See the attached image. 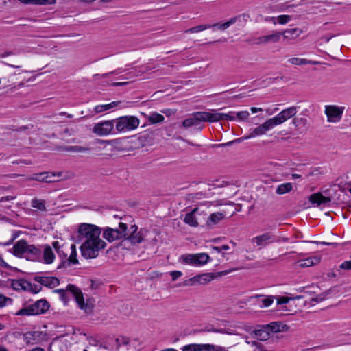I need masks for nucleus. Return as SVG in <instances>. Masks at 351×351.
I'll return each mask as SVG.
<instances>
[{
  "label": "nucleus",
  "instance_id": "obj_1",
  "mask_svg": "<svg viewBox=\"0 0 351 351\" xmlns=\"http://www.w3.org/2000/svg\"><path fill=\"white\" fill-rule=\"evenodd\" d=\"M101 228L90 223H82L78 228L77 238L82 243L80 251L85 258H95L106 247L101 237Z\"/></svg>",
  "mask_w": 351,
  "mask_h": 351
},
{
  "label": "nucleus",
  "instance_id": "obj_2",
  "mask_svg": "<svg viewBox=\"0 0 351 351\" xmlns=\"http://www.w3.org/2000/svg\"><path fill=\"white\" fill-rule=\"evenodd\" d=\"M60 294V297L64 302H66L70 296L75 298L78 306L86 312L90 311L92 306L88 303L84 302L82 291L75 286L69 285L66 289H57L55 291Z\"/></svg>",
  "mask_w": 351,
  "mask_h": 351
},
{
  "label": "nucleus",
  "instance_id": "obj_3",
  "mask_svg": "<svg viewBox=\"0 0 351 351\" xmlns=\"http://www.w3.org/2000/svg\"><path fill=\"white\" fill-rule=\"evenodd\" d=\"M115 128L120 133H125L136 129L140 120L135 116H123L114 119Z\"/></svg>",
  "mask_w": 351,
  "mask_h": 351
},
{
  "label": "nucleus",
  "instance_id": "obj_4",
  "mask_svg": "<svg viewBox=\"0 0 351 351\" xmlns=\"http://www.w3.org/2000/svg\"><path fill=\"white\" fill-rule=\"evenodd\" d=\"M210 260V256L206 253L186 254L179 258V262L184 265L201 266L206 264Z\"/></svg>",
  "mask_w": 351,
  "mask_h": 351
},
{
  "label": "nucleus",
  "instance_id": "obj_5",
  "mask_svg": "<svg viewBox=\"0 0 351 351\" xmlns=\"http://www.w3.org/2000/svg\"><path fill=\"white\" fill-rule=\"evenodd\" d=\"M127 229V224L120 222L118 228H106L104 231L103 237L109 242H113L116 240L125 238L128 235Z\"/></svg>",
  "mask_w": 351,
  "mask_h": 351
},
{
  "label": "nucleus",
  "instance_id": "obj_6",
  "mask_svg": "<svg viewBox=\"0 0 351 351\" xmlns=\"http://www.w3.org/2000/svg\"><path fill=\"white\" fill-rule=\"evenodd\" d=\"M324 113L329 123H337L342 119L345 107L336 105H326L324 107Z\"/></svg>",
  "mask_w": 351,
  "mask_h": 351
},
{
  "label": "nucleus",
  "instance_id": "obj_7",
  "mask_svg": "<svg viewBox=\"0 0 351 351\" xmlns=\"http://www.w3.org/2000/svg\"><path fill=\"white\" fill-rule=\"evenodd\" d=\"M276 127L271 119H267L263 124L258 125V127L251 130L250 134L247 136L243 137V138L250 139L254 138L258 136H261L265 134L268 130H271Z\"/></svg>",
  "mask_w": 351,
  "mask_h": 351
},
{
  "label": "nucleus",
  "instance_id": "obj_8",
  "mask_svg": "<svg viewBox=\"0 0 351 351\" xmlns=\"http://www.w3.org/2000/svg\"><path fill=\"white\" fill-rule=\"evenodd\" d=\"M114 127V120L104 121L95 124L93 132L100 136L110 134Z\"/></svg>",
  "mask_w": 351,
  "mask_h": 351
},
{
  "label": "nucleus",
  "instance_id": "obj_9",
  "mask_svg": "<svg viewBox=\"0 0 351 351\" xmlns=\"http://www.w3.org/2000/svg\"><path fill=\"white\" fill-rule=\"evenodd\" d=\"M297 113V107L291 106L282 110L280 113L271 118L276 126L285 123L287 120L294 117Z\"/></svg>",
  "mask_w": 351,
  "mask_h": 351
},
{
  "label": "nucleus",
  "instance_id": "obj_10",
  "mask_svg": "<svg viewBox=\"0 0 351 351\" xmlns=\"http://www.w3.org/2000/svg\"><path fill=\"white\" fill-rule=\"evenodd\" d=\"M147 230L141 229L138 230L136 225H132L130 228V234L126 236L125 239L128 240L132 244H138L143 241Z\"/></svg>",
  "mask_w": 351,
  "mask_h": 351
},
{
  "label": "nucleus",
  "instance_id": "obj_11",
  "mask_svg": "<svg viewBox=\"0 0 351 351\" xmlns=\"http://www.w3.org/2000/svg\"><path fill=\"white\" fill-rule=\"evenodd\" d=\"M215 276L212 273H205L195 276L185 281L186 286H193L196 285H206L211 282Z\"/></svg>",
  "mask_w": 351,
  "mask_h": 351
},
{
  "label": "nucleus",
  "instance_id": "obj_12",
  "mask_svg": "<svg viewBox=\"0 0 351 351\" xmlns=\"http://www.w3.org/2000/svg\"><path fill=\"white\" fill-rule=\"evenodd\" d=\"M250 18V15L246 13L239 14L236 16L230 18L228 21L222 24H219V29L220 30L224 31L227 29L230 25L235 24L237 23L239 25L243 26L249 21Z\"/></svg>",
  "mask_w": 351,
  "mask_h": 351
},
{
  "label": "nucleus",
  "instance_id": "obj_13",
  "mask_svg": "<svg viewBox=\"0 0 351 351\" xmlns=\"http://www.w3.org/2000/svg\"><path fill=\"white\" fill-rule=\"evenodd\" d=\"M275 298L274 295H256L250 297L249 301L262 308L270 306Z\"/></svg>",
  "mask_w": 351,
  "mask_h": 351
},
{
  "label": "nucleus",
  "instance_id": "obj_14",
  "mask_svg": "<svg viewBox=\"0 0 351 351\" xmlns=\"http://www.w3.org/2000/svg\"><path fill=\"white\" fill-rule=\"evenodd\" d=\"M252 243H255L258 247H265L271 243L279 242L271 233L265 232L258 235L252 239Z\"/></svg>",
  "mask_w": 351,
  "mask_h": 351
},
{
  "label": "nucleus",
  "instance_id": "obj_15",
  "mask_svg": "<svg viewBox=\"0 0 351 351\" xmlns=\"http://www.w3.org/2000/svg\"><path fill=\"white\" fill-rule=\"evenodd\" d=\"M35 280L42 285L49 288L56 287L60 284L59 279L53 276H37Z\"/></svg>",
  "mask_w": 351,
  "mask_h": 351
},
{
  "label": "nucleus",
  "instance_id": "obj_16",
  "mask_svg": "<svg viewBox=\"0 0 351 351\" xmlns=\"http://www.w3.org/2000/svg\"><path fill=\"white\" fill-rule=\"evenodd\" d=\"M309 201L315 206L326 205L330 202L331 199L322 195L320 193H314L309 197Z\"/></svg>",
  "mask_w": 351,
  "mask_h": 351
},
{
  "label": "nucleus",
  "instance_id": "obj_17",
  "mask_svg": "<svg viewBox=\"0 0 351 351\" xmlns=\"http://www.w3.org/2000/svg\"><path fill=\"white\" fill-rule=\"evenodd\" d=\"M203 121V116L202 111L196 112L192 114L191 117L186 119L182 122V125L184 128H189L192 125H197L200 122Z\"/></svg>",
  "mask_w": 351,
  "mask_h": 351
},
{
  "label": "nucleus",
  "instance_id": "obj_18",
  "mask_svg": "<svg viewBox=\"0 0 351 351\" xmlns=\"http://www.w3.org/2000/svg\"><path fill=\"white\" fill-rule=\"evenodd\" d=\"M43 247L42 262L45 264L53 263L56 258V256L52 247L49 245H45Z\"/></svg>",
  "mask_w": 351,
  "mask_h": 351
},
{
  "label": "nucleus",
  "instance_id": "obj_19",
  "mask_svg": "<svg viewBox=\"0 0 351 351\" xmlns=\"http://www.w3.org/2000/svg\"><path fill=\"white\" fill-rule=\"evenodd\" d=\"M34 315L45 313L49 308V303L45 300H39L32 304Z\"/></svg>",
  "mask_w": 351,
  "mask_h": 351
},
{
  "label": "nucleus",
  "instance_id": "obj_20",
  "mask_svg": "<svg viewBox=\"0 0 351 351\" xmlns=\"http://www.w3.org/2000/svg\"><path fill=\"white\" fill-rule=\"evenodd\" d=\"M28 243L25 240H20L14 245L12 250L14 255L17 256H25Z\"/></svg>",
  "mask_w": 351,
  "mask_h": 351
},
{
  "label": "nucleus",
  "instance_id": "obj_21",
  "mask_svg": "<svg viewBox=\"0 0 351 351\" xmlns=\"http://www.w3.org/2000/svg\"><path fill=\"white\" fill-rule=\"evenodd\" d=\"M302 34V30L299 28L287 29L281 32V36H282L285 40H291L297 38Z\"/></svg>",
  "mask_w": 351,
  "mask_h": 351
},
{
  "label": "nucleus",
  "instance_id": "obj_22",
  "mask_svg": "<svg viewBox=\"0 0 351 351\" xmlns=\"http://www.w3.org/2000/svg\"><path fill=\"white\" fill-rule=\"evenodd\" d=\"M224 218V215L221 213H214L210 215L206 221V225L212 228Z\"/></svg>",
  "mask_w": 351,
  "mask_h": 351
},
{
  "label": "nucleus",
  "instance_id": "obj_23",
  "mask_svg": "<svg viewBox=\"0 0 351 351\" xmlns=\"http://www.w3.org/2000/svg\"><path fill=\"white\" fill-rule=\"evenodd\" d=\"M219 23H215L213 25L209 24H202L197 26L193 27L191 28H189L186 30H185V33L187 34H194V33H198L202 31H204L207 29L212 28V27H217L219 28Z\"/></svg>",
  "mask_w": 351,
  "mask_h": 351
},
{
  "label": "nucleus",
  "instance_id": "obj_24",
  "mask_svg": "<svg viewBox=\"0 0 351 351\" xmlns=\"http://www.w3.org/2000/svg\"><path fill=\"white\" fill-rule=\"evenodd\" d=\"M266 327L269 332L273 333L283 332L287 329V325L282 324L281 322H271L267 324Z\"/></svg>",
  "mask_w": 351,
  "mask_h": 351
},
{
  "label": "nucleus",
  "instance_id": "obj_25",
  "mask_svg": "<svg viewBox=\"0 0 351 351\" xmlns=\"http://www.w3.org/2000/svg\"><path fill=\"white\" fill-rule=\"evenodd\" d=\"M197 210V208H194L191 213H186L184 218V221L186 224L192 227L198 226V221L195 216V213Z\"/></svg>",
  "mask_w": 351,
  "mask_h": 351
},
{
  "label": "nucleus",
  "instance_id": "obj_26",
  "mask_svg": "<svg viewBox=\"0 0 351 351\" xmlns=\"http://www.w3.org/2000/svg\"><path fill=\"white\" fill-rule=\"evenodd\" d=\"M213 112L202 111L203 116V121L206 122H217L219 121V112L216 110H213Z\"/></svg>",
  "mask_w": 351,
  "mask_h": 351
},
{
  "label": "nucleus",
  "instance_id": "obj_27",
  "mask_svg": "<svg viewBox=\"0 0 351 351\" xmlns=\"http://www.w3.org/2000/svg\"><path fill=\"white\" fill-rule=\"evenodd\" d=\"M40 253L41 250L40 249L34 245L28 244L25 256H27L29 258L34 260L39 257Z\"/></svg>",
  "mask_w": 351,
  "mask_h": 351
},
{
  "label": "nucleus",
  "instance_id": "obj_28",
  "mask_svg": "<svg viewBox=\"0 0 351 351\" xmlns=\"http://www.w3.org/2000/svg\"><path fill=\"white\" fill-rule=\"evenodd\" d=\"M321 261V257L318 256H314L308 257L300 261V267H311L315 265H317Z\"/></svg>",
  "mask_w": 351,
  "mask_h": 351
},
{
  "label": "nucleus",
  "instance_id": "obj_29",
  "mask_svg": "<svg viewBox=\"0 0 351 351\" xmlns=\"http://www.w3.org/2000/svg\"><path fill=\"white\" fill-rule=\"evenodd\" d=\"M288 62L293 65H304V64H313L316 65L319 64V62L309 60L305 58H291L288 60Z\"/></svg>",
  "mask_w": 351,
  "mask_h": 351
},
{
  "label": "nucleus",
  "instance_id": "obj_30",
  "mask_svg": "<svg viewBox=\"0 0 351 351\" xmlns=\"http://www.w3.org/2000/svg\"><path fill=\"white\" fill-rule=\"evenodd\" d=\"M120 101H112L108 104L97 105L95 107V112L96 113H100L107 111L112 108L117 107Z\"/></svg>",
  "mask_w": 351,
  "mask_h": 351
},
{
  "label": "nucleus",
  "instance_id": "obj_31",
  "mask_svg": "<svg viewBox=\"0 0 351 351\" xmlns=\"http://www.w3.org/2000/svg\"><path fill=\"white\" fill-rule=\"evenodd\" d=\"M147 120L153 124L162 123L165 120V117L163 115L157 113V112H152L147 117Z\"/></svg>",
  "mask_w": 351,
  "mask_h": 351
},
{
  "label": "nucleus",
  "instance_id": "obj_32",
  "mask_svg": "<svg viewBox=\"0 0 351 351\" xmlns=\"http://www.w3.org/2000/svg\"><path fill=\"white\" fill-rule=\"evenodd\" d=\"M256 335L258 339L261 341L267 340L270 337V333L267 330V327H264L262 329L257 330L256 331Z\"/></svg>",
  "mask_w": 351,
  "mask_h": 351
},
{
  "label": "nucleus",
  "instance_id": "obj_33",
  "mask_svg": "<svg viewBox=\"0 0 351 351\" xmlns=\"http://www.w3.org/2000/svg\"><path fill=\"white\" fill-rule=\"evenodd\" d=\"M16 315L20 316H29V315H34V312L33 311V308L32 304H29L27 306H25L18 311L16 313Z\"/></svg>",
  "mask_w": 351,
  "mask_h": 351
},
{
  "label": "nucleus",
  "instance_id": "obj_34",
  "mask_svg": "<svg viewBox=\"0 0 351 351\" xmlns=\"http://www.w3.org/2000/svg\"><path fill=\"white\" fill-rule=\"evenodd\" d=\"M281 38V32H276L269 35H265L266 44L278 43Z\"/></svg>",
  "mask_w": 351,
  "mask_h": 351
},
{
  "label": "nucleus",
  "instance_id": "obj_35",
  "mask_svg": "<svg viewBox=\"0 0 351 351\" xmlns=\"http://www.w3.org/2000/svg\"><path fill=\"white\" fill-rule=\"evenodd\" d=\"M293 189V186L291 183H284L279 185L276 189V193L279 195H283L288 192H290Z\"/></svg>",
  "mask_w": 351,
  "mask_h": 351
},
{
  "label": "nucleus",
  "instance_id": "obj_36",
  "mask_svg": "<svg viewBox=\"0 0 351 351\" xmlns=\"http://www.w3.org/2000/svg\"><path fill=\"white\" fill-rule=\"evenodd\" d=\"M182 351H204L203 344H189L183 346Z\"/></svg>",
  "mask_w": 351,
  "mask_h": 351
},
{
  "label": "nucleus",
  "instance_id": "obj_37",
  "mask_svg": "<svg viewBox=\"0 0 351 351\" xmlns=\"http://www.w3.org/2000/svg\"><path fill=\"white\" fill-rule=\"evenodd\" d=\"M31 205L33 208L41 211L46 210L45 202L42 199H34L32 201Z\"/></svg>",
  "mask_w": 351,
  "mask_h": 351
},
{
  "label": "nucleus",
  "instance_id": "obj_38",
  "mask_svg": "<svg viewBox=\"0 0 351 351\" xmlns=\"http://www.w3.org/2000/svg\"><path fill=\"white\" fill-rule=\"evenodd\" d=\"M203 348L204 351H227L224 347L209 343L203 344Z\"/></svg>",
  "mask_w": 351,
  "mask_h": 351
},
{
  "label": "nucleus",
  "instance_id": "obj_39",
  "mask_svg": "<svg viewBox=\"0 0 351 351\" xmlns=\"http://www.w3.org/2000/svg\"><path fill=\"white\" fill-rule=\"evenodd\" d=\"M71 254L69 257V263L72 264H76L77 263L78 261L77 259V252H76V247L75 245L72 244L71 246Z\"/></svg>",
  "mask_w": 351,
  "mask_h": 351
},
{
  "label": "nucleus",
  "instance_id": "obj_40",
  "mask_svg": "<svg viewBox=\"0 0 351 351\" xmlns=\"http://www.w3.org/2000/svg\"><path fill=\"white\" fill-rule=\"evenodd\" d=\"M332 292V289H330L325 292H323L320 293L319 295H317L316 298H312V301L315 302H319L326 299L328 297L330 294Z\"/></svg>",
  "mask_w": 351,
  "mask_h": 351
},
{
  "label": "nucleus",
  "instance_id": "obj_41",
  "mask_svg": "<svg viewBox=\"0 0 351 351\" xmlns=\"http://www.w3.org/2000/svg\"><path fill=\"white\" fill-rule=\"evenodd\" d=\"M243 140H245L244 138H237V139H234L233 141H229V142H227V143H221V144H215V145H213L212 146L213 147H227V146H230L234 143H241L242 142Z\"/></svg>",
  "mask_w": 351,
  "mask_h": 351
},
{
  "label": "nucleus",
  "instance_id": "obj_42",
  "mask_svg": "<svg viewBox=\"0 0 351 351\" xmlns=\"http://www.w3.org/2000/svg\"><path fill=\"white\" fill-rule=\"evenodd\" d=\"M64 150L71 152H83L86 151L87 149L81 146H67L64 149Z\"/></svg>",
  "mask_w": 351,
  "mask_h": 351
},
{
  "label": "nucleus",
  "instance_id": "obj_43",
  "mask_svg": "<svg viewBox=\"0 0 351 351\" xmlns=\"http://www.w3.org/2000/svg\"><path fill=\"white\" fill-rule=\"evenodd\" d=\"M292 123L295 127H299L300 125L305 126L307 123V120L305 118L295 117L293 118Z\"/></svg>",
  "mask_w": 351,
  "mask_h": 351
},
{
  "label": "nucleus",
  "instance_id": "obj_44",
  "mask_svg": "<svg viewBox=\"0 0 351 351\" xmlns=\"http://www.w3.org/2000/svg\"><path fill=\"white\" fill-rule=\"evenodd\" d=\"M291 16L289 15H280L277 18L278 22L281 25H285L291 21Z\"/></svg>",
  "mask_w": 351,
  "mask_h": 351
},
{
  "label": "nucleus",
  "instance_id": "obj_45",
  "mask_svg": "<svg viewBox=\"0 0 351 351\" xmlns=\"http://www.w3.org/2000/svg\"><path fill=\"white\" fill-rule=\"evenodd\" d=\"M250 116V113L247 111H241L236 114V117L239 121H246Z\"/></svg>",
  "mask_w": 351,
  "mask_h": 351
},
{
  "label": "nucleus",
  "instance_id": "obj_46",
  "mask_svg": "<svg viewBox=\"0 0 351 351\" xmlns=\"http://www.w3.org/2000/svg\"><path fill=\"white\" fill-rule=\"evenodd\" d=\"M12 301L11 298L5 297L3 294L0 293V308L4 307L8 304L11 303Z\"/></svg>",
  "mask_w": 351,
  "mask_h": 351
},
{
  "label": "nucleus",
  "instance_id": "obj_47",
  "mask_svg": "<svg viewBox=\"0 0 351 351\" xmlns=\"http://www.w3.org/2000/svg\"><path fill=\"white\" fill-rule=\"evenodd\" d=\"M26 283L21 280H14L12 283V287L14 289H25L24 284Z\"/></svg>",
  "mask_w": 351,
  "mask_h": 351
},
{
  "label": "nucleus",
  "instance_id": "obj_48",
  "mask_svg": "<svg viewBox=\"0 0 351 351\" xmlns=\"http://www.w3.org/2000/svg\"><path fill=\"white\" fill-rule=\"evenodd\" d=\"M339 268L344 270H351V255L350 260L343 262L339 266Z\"/></svg>",
  "mask_w": 351,
  "mask_h": 351
},
{
  "label": "nucleus",
  "instance_id": "obj_49",
  "mask_svg": "<svg viewBox=\"0 0 351 351\" xmlns=\"http://www.w3.org/2000/svg\"><path fill=\"white\" fill-rule=\"evenodd\" d=\"M51 245H52V247L56 251V252L58 254H60L62 252V250H61V245H60V242L58 241H53Z\"/></svg>",
  "mask_w": 351,
  "mask_h": 351
},
{
  "label": "nucleus",
  "instance_id": "obj_50",
  "mask_svg": "<svg viewBox=\"0 0 351 351\" xmlns=\"http://www.w3.org/2000/svg\"><path fill=\"white\" fill-rule=\"evenodd\" d=\"M170 275L172 280L175 281L182 275V273L180 271H173L170 273Z\"/></svg>",
  "mask_w": 351,
  "mask_h": 351
},
{
  "label": "nucleus",
  "instance_id": "obj_51",
  "mask_svg": "<svg viewBox=\"0 0 351 351\" xmlns=\"http://www.w3.org/2000/svg\"><path fill=\"white\" fill-rule=\"evenodd\" d=\"M49 177H38L35 180L41 182L52 183L54 182L55 180L49 179Z\"/></svg>",
  "mask_w": 351,
  "mask_h": 351
},
{
  "label": "nucleus",
  "instance_id": "obj_52",
  "mask_svg": "<svg viewBox=\"0 0 351 351\" xmlns=\"http://www.w3.org/2000/svg\"><path fill=\"white\" fill-rule=\"evenodd\" d=\"M123 72V69L121 68H119L118 69L114 70L113 71L109 72L108 73L103 74L102 77H108V76H109L110 75H118V74H120V73H121Z\"/></svg>",
  "mask_w": 351,
  "mask_h": 351
},
{
  "label": "nucleus",
  "instance_id": "obj_53",
  "mask_svg": "<svg viewBox=\"0 0 351 351\" xmlns=\"http://www.w3.org/2000/svg\"><path fill=\"white\" fill-rule=\"evenodd\" d=\"M254 43L256 45L266 44L265 35L256 38L255 39Z\"/></svg>",
  "mask_w": 351,
  "mask_h": 351
},
{
  "label": "nucleus",
  "instance_id": "obj_54",
  "mask_svg": "<svg viewBox=\"0 0 351 351\" xmlns=\"http://www.w3.org/2000/svg\"><path fill=\"white\" fill-rule=\"evenodd\" d=\"M276 299H277V304L279 305L287 304L289 301V298L287 297H280V298H278Z\"/></svg>",
  "mask_w": 351,
  "mask_h": 351
},
{
  "label": "nucleus",
  "instance_id": "obj_55",
  "mask_svg": "<svg viewBox=\"0 0 351 351\" xmlns=\"http://www.w3.org/2000/svg\"><path fill=\"white\" fill-rule=\"evenodd\" d=\"M39 5H52L56 3V0H39Z\"/></svg>",
  "mask_w": 351,
  "mask_h": 351
},
{
  "label": "nucleus",
  "instance_id": "obj_56",
  "mask_svg": "<svg viewBox=\"0 0 351 351\" xmlns=\"http://www.w3.org/2000/svg\"><path fill=\"white\" fill-rule=\"evenodd\" d=\"M16 196H5V197H2L1 199H0V202H7V201H11V200H14L16 199Z\"/></svg>",
  "mask_w": 351,
  "mask_h": 351
},
{
  "label": "nucleus",
  "instance_id": "obj_57",
  "mask_svg": "<svg viewBox=\"0 0 351 351\" xmlns=\"http://www.w3.org/2000/svg\"><path fill=\"white\" fill-rule=\"evenodd\" d=\"M324 173L323 171H321L319 168L315 169L311 173V176H318L319 174Z\"/></svg>",
  "mask_w": 351,
  "mask_h": 351
},
{
  "label": "nucleus",
  "instance_id": "obj_58",
  "mask_svg": "<svg viewBox=\"0 0 351 351\" xmlns=\"http://www.w3.org/2000/svg\"><path fill=\"white\" fill-rule=\"evenodd\" d=\"M227 120L229 121H234L236 119V117L234 116V112H230L227 113Z\"/></svg>",
  "mask_w": 351,
  "mask_h": 351
},
{
  "label": "nucleus",
  "instance_id": "obj_59",
  "mask_svg": "<svg viewBox=\"0 0 351 351\" xmlns=\"http://www.w3.org/2000/svg\"><path fill=\"white\" fill-rule=\"evenodd\" d=\"M219 121H221V120H227V113H221V112H219Z\"/></svg>",
  "mask_w": 351,
  "mask_h": 351
},
{
  "label": "nucleus",
  "instance_id": "obj_60",
  "mask_svg": "<svg viewBox=\"0 0 351 351\" xmlns=\"http://www.w3.org/2000/svg\"><path fill=\"white\" fill-rule=\"evenodd\" d=\"M250 110L252 113H256L258 112L262 111L263 110L261 108L252 107Z\"/></svg>",
  "mask_w": 351,
  "mask_h": 351
},
{
  "label": "nucleus",
  "instance_id": "obj_61",
  "mask_svg": "<svg viewBox=\"0 0 351 351\" xmlns=\"http://www.w3.org/2000/svg\"><path fill=\"white\" fill-rule=\"evenodd\" d=\"M212 250L217 253H221V247H217V246H213L212 247Z\"/></svg>",
  "mask_w": 351,
  "mask_h": 351
},
{
  "label": "nucleus",
  "instance_id": "obj_62",
  "mask_svg": "<svg viewBox=\"0 0 351 351\" xmlns=\"http://www.w3.org/2000/svg\"><path fill=\"white\" fill-rule=\"evenodd\" d=\"M128 84V82H114L112 84L114 86H120Z\"/></svg>",
  "mask_w": 351,
  "mask_h": 351
},
{
  "label": "nucleus",
  "instance_id": "obj_63",
  "mask_svg": "<svg viewBox=\"0 0 351 351\" xmlns=\"http://www.w3.org/2000/svg\"><path fill=\"white\" fill-rule=\"evenodd\" d=\"M328 276L329 278H335L337 276L336 274L335 273V271H330L328 274Z\"/></svg>",
  "mask_w": 351,
  "mask_h": 351
},
{
  "label": "nucleus",
  "instance_id": "obj_64",
  "mask_svg": "<svg viewBox=\"0 0 351 351\" xmlns=\"http://www.w3.org/2000/svg\"><path fill=\"white\" fill-rule=\"evenodd\" d=\"M29 351H45L44 349L41 348H36L32 350H30Z\"/></svg>",
  "mask_w": 351,
  "mask_h": 351
}]
</instances>
